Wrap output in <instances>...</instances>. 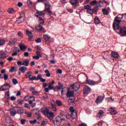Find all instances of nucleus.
Wrapping results in <instances>:
<instances>
[{
    "mask_svg": "<svg viewBox=\"0 0 126 126\" xmlns=\"http://www.w3.org/2000/svg\"><path fill=\"white\" fill-rule=\"evenodd\" d=\"M10 100L11 101H15V100H16V97L12 96L10 97Z\"/></svg>",
    "mask_w": 126,
    "mask_h": 126,
    "instance_id": "338daca9",
    "label": "nucleus"
},
{
    "mask_svg": "<svg viewBox=\"0 0 126 126\" xmlns=\"http://www.w3.org/2000/svg\"><path fill=\"white\" fill-rule=\"evenodd\" d=\"M50 112V110L48 108H46L43 111V114L45 116H47V115L49 114Z\"/></svg>",
    "mask_w": 126,
    "mask_h": 126,
    "instance_id": "4c0bfd02",
    "label": "nucleus"
},
{
    "mask_svg": "<svg viewBox=\"0 0 126 126\" xmlns=\"http://www.w3.org/2000/svg\"><path fill=\"white\" fill-rule=\"evenodd\" d=\"M17 102L19 105H22L24 103V101L20 98L17 99Z\"/></svg>",
    "mask_w": 126,
    "mask_h": 126,
    "instance_id": "a19ab883",
    "label": "nucleus"
},
{
    "mask_svg": "<svg viewBox=\"0 0 126 126\" xmlns=\"http://www.w3.org/2000/svg\"><path fill=\"white\" fill-rule=\"evenodd\" d=\"M75 101V99L69 98L68 100V102L69 103H70L71 104H73V103H74Z\"/></svg>",
    "mask_w": 126,
    "mask_h": 126,
    "instance_id": "3c124183",
    "label": "nucleus"
},
{
    "mask_svg": "<svg viewBox=\"0 0 126 126\" xmlns=\"http://www.w3.org/2000/svg\"><path fill=\"white\" fill-rule=\"evenodd\" d=\"M45 73H46V76L47 77H50L51 76V73H50V71H49V70L48 69L45 70Z\"/></svg>",
    "mask_w": 126,
    "mask_h": 126,
    "instance_id": "c03bdc74",
    "label": "nucleus"
},
{
    "mask_svg": "<svg viewBox=\"0 0 126 126\" xmlns=\"http://www.w3.org/2000/svg\"><path fill=\"white\" fill-rule=\"evenodd\" d=\"M123 18H124V15L119 14L115 17L113 22L120 24L122 22Z\"/></svg>",
    "mask_w": 126,
    "mask_h": 126,
    "instance_id": "7ed1b4c3",
    "label": "nucleus"
},
{
    "mask_svg": "<svg viewBox=\"0 0 126 126\" xmlns=\"http://www.w3.org/2000/svg\"><path fill=\"white\" fill-rule=\"evenodd\" d=\"M32 94H33V95H37V94H38V92L35 91V89H34V88H32Z\"/></svg>",
    "mask_w": 126,
    "mask_h": 126,
    "instance_id": "6e6d98bb",
    "label": "nucleus"
},
{
    "mask_svg": "<svg viewBox=\"0 0 126 126\" xmlns=\"http://www.w3.org/2000/svg\"><path fill=\"white\" fill-rule=\"evenodd\" d=\"M31 76H32V73L31 72V71H29L27 73V74L26 75V77L27 78H29V81H32V77H31Z\"/></svg>",
    "mask_w": 126,
    "mask_h": 126,
    "instance_id": "bb28decb",
    "label": "nucleus"
},
{
    "mask_svg": "<svg viewBox=\"0 0 126 126\" xmlns=\"http://www.w3.org/2000/svg\"><path fill=\"white\" fill-rule=\"evenodd\" d=\"M113 27L114 30H119L120 29V25L117 23L113 22Z\"/></svg>",
    "mask_w": 126,
    "mask_h": 126,
    "instance_id": "c85d7f7f",
    "label": "nucleus"
},
{
    "mask_svg": "<svg viewBox=\"0 0 126 126\" xmlns=\"http://www.w3.org/2000/svg\"><path fill=\"white\" fill-rule=\"evenodd\" d=\"M19 47L21 51H24V50H26V49H27V46L26 45H23V44L21 43L19 44Z\"/></svg>",
    "mask_w": 126,
    "mask_h": 126,
    "instance_id": "72a5a7b5",
    "label": "nucleus"
},
{
    "mask_svg": "<svg viewBox=\"0 0 126 126\" xmlns=\"http://www.w3.org/2000/svg\"><path fill=\"white\" fill-rule=\"evenodd\" d=\"M101 4H103V2L101 1L96 2V7H101L102 6Z\"/></svg>",
    "mask_w": 126,
    "mask_h": 126,
    "instance_id": "a18cd8bd",
    "label": "nucleus"
},
{
    "mask_svg": "<svg viewBox=\"0 0 126 126\" xmlns=\"http://www.w3.org/2000/svg\"><path fill=\"white\" fill-rule=\"evenodd\" d=\"M5 121L7 124H12V123H13L12 118H11V117H9V116L5 117Z\"/></svg>",
    "mask_w": 126,
    "mask_h": 126,
    "instance_id": "412c9836",
    "label": "nucleus"
},
{
    "mask_svg": "<svg viewBox=\"0 0 126 126\" xmlns=\"http://www.w3.org/2000/svg\"><path fill=\"white\" fill-rule=\"evenodd\" d=\"M84 8H85V9H86L87 10H90V11H91V9H92V7H91V6H90L89 5H87L84 6Z\"/></svg>",
    "mask_w": 126,
    "mask_h": 126,
    "instance_id": "79ce46f5",
    "label": "nucleus"
},
{
    "mask_svg": "<svg viewBox=\"0 0 126 126\" xmlns=\"http://www.w3.org/2000/svg\"><path fill=\"white\" fill-rule=\"evenodd\" d=\"M63 119L61 116H57L55 118V120H53L52 123L54 124V126H61Z\"/></svg>",
    "mask_w": 126,
    "mask_h": 126,
    "instance_id": "f03ea898",
    "label": "nucleus"
},
{
    "mask_svg": "<svg viewBox=\"0 0 126 126\" xmlns=\"http://www.w3.org/2000/svg\"><path fill=\"white\" fill-rule=\"evenodd\" d=\"M94 22L95 24H100V19L98 17H94Z\"/></svg>",
    "mask_w": 126,
    "mask_h": 126,
    "instance_id": "c9c22d12",
    "label": "nucleus"
},
{
    "mask_svg": "<svg viewBox=\"0 0 126 126\" xmlns=\"http://www.w3.org/2000/svg\"><path fill=\"white\" fill-rule=\"evenodd\" d=\"M96 3H97V0H94L92 1V2H91V5L93 6V5H94V4H96Z\"/></svg>",
    "mask_w": 126,
    "mask_h": 126,
    "instance_id": "bf43d9fd",
    "label": "nucleus"
},
{
    "mask_svg": "<svg viewBox=\"0 0 126 126\" xmlns=\"http://www.w3.org/2000/svg\"><path fill=\"white\" fill-rule=\"evenodd\" d=\"M45 11H38L34 15L36 17H45Z\"/></svg>",
    "mask_w": 126,
    "mask_h": 126,
    "instance_id": "6e6552de",
    "label": "nucleus"
},
{
    "mask_svg": "<svg viewBox=\"0 0 126 126\" xmlns=\"http://www.w3.org/2000/svg\"><path fill=\"white\" fill-rule=\"evenodd\" d=\"M4 43H5V40H4V39H0V46H3V45H4Z\"/></svg>",
    "mask_w": 126,
    "mask_h": 126,
    "instance_id": "8fccbe9b",
    "label": "nucleus"
},
{
    "mask_svg": "<svg viewBox=\"0 0 126 126\" xmlns=\"http://www.w3.org/2000/svg\"><path fill=\"white\" fill-rule=\"evenodd\" d=\"M36 56L38 57V58H42V57H43V55H42V54H40V53L39 52H36Z\"/></svg>",
    "mask_w": 126,
    "mask_h": 126,
    "instance_id": "13d9d810",
    "label": "nucleus"
},
{
    "mask_svg": "<svg viewBox=\"0 0 126 126\" xmlns=\"http://www.w3.org/2000/svg\"><path fill=\"white\" fill-rule=\"evenodd\" d=\"M104 115V111L103 110H100L99 112L97 114L96 117L99 118V119H102Z\"/></svg>",
    "mask_w": 126,
    "mask_h": 126,
    "instance_id": "393cba45",
    "label": "nucleus"
},
{
    "mask_svg": "<svg viewBox=\"0 0 126 126\" xmlns=\"http://www.w3.org/2000/svg\"><path fill=\"white\" fill-rule=\"evenodd\" d=\"M17 68L15 66H13L11 67V68L9 69V72H13V71H15L16 70Z\"/></svg>",
    "mask_w": 126,
    "mask_h": 126,
    "instance_id": "de8ad7c7",
    "label": "nucleus"
},
{
    "mask_svg": "<svg viewBox=\"0 0 126 126\" xmlns=\"http://www.w3.org/2000/svg\"><path fill=\"white\" fill-rule=\"evenodd\" d=\"M36 43H41L42 42V39L41 38H38L35 40Z\"/></svg>",
    "mask_w": 126,
    "mask_h": 126,
    "instance_id": "e2e57ef3",
    "label": "nucleus"
},
{
    "mask_svg": "<svg viewBox=\"0 0 126 126\" xmlns=\"http://www.w3.org/2000/svg\"><path fill=\"white\" fill-rule=\"evenodd\" d=\"M43 38L44 41H45L46 42H49L51 39V36L47 34H43Z\"/></svg>",
    "mask_w": 126,
    "mask_h": 126,
    "instance_id": "b1692460",
    "label": "nucleus"
},
{
    "mask_svg": "<svg viewBox=\"0 0 126 126\" xmlns=\"http://www.w3.org/2000/svg\"><path fill=\"white\" fill-rule=\"evenodd\" d=\"M108 111L110 113L111 115H117L118 114V112L116 111V109L115 108L113 107H110Z\"/></svg>",
    "mask_w": 126,
    "mask_h": 126,
    "instance_id": "a211bd4d",
    "label": "nucleus"
},
{
    "mask_svg": "<svg viewBox=\"0 0 126 126\" xmlns=\"http://www.w3.org/2000/svg\"><path fill=\"white\" fill-rule=\"evenodd\" d=\"M3 76L4 80H7V79H8V75H7V74H4Z\"/></svg>",
    "mask_w": 126,
    "mask_h": 126,
    "instance_id": "69168bd1",
    "label": "nucleus"
},
{
    "mask_svg": "<svg viewBox=\"0 0 126 126\" xmlns=\"http://www.w3.org/2000/svg\"><path fill=\"white\" fill-rule=\"evenodd\" d=\"M108 9H110V7H108L107 9L104 8L102 9V12L103 15H108V14L110 13V12H109V10H108Z\"/></svg>",
    "mask_w": 126,
    "mask_h": 126,
    "instance_id": "a878e982",
    "label": "nucleus"
},
{
    "mask_svg": "<svg viewBox=\"0 0 126 126\" xmlns=\"http://www.w3.org/2000/svg\"><path fill=\"white\" fill-rule=\"evenodd\" d=\"M17 109H18L16 111L17 114L21 115V116L22 114H24V109L21 108V107H17Z\"/></svg>",
    "mask_w": 126,
    "mask_h": 126,
    "instance_id": "6ab92c4d",
    "label": "nucleus"
},
{
    "mask_svg": "<svg viewBox=\"0 0 126 126\" xmlns=\"http://www.w3.org/2000/svg\"><path fill=\"white\" fill-rule=\"evenodd\" d=\"M45 9L44 11H48L51 9V4L50 3H45Z\"/></svg>",
    "mask_w": 126,
    "mask_h": 126,
    "instance_id": "cd10ccee",
    "label": "nucleus"
},
{
    "mask_svg": "<svg viewBox=\"0 0 126 126\" xmlns=\"http://www.w3.org/2000/svg\"><path fill=\"white\" fill-rule=\"evenodd\" d=\"M7 12H8L9 14H11L15 12H14V9H13V8H10L8 9Z\"/></svg>",
    "mask_w": 126,
    "mask_h": 126,
    "instance_id": "49530a36",
    "label": "nucleus"
},
{
    "mask_svg": "<svg viewBox=\"0 0 126 126\" xmlns=\"http://www.w3.org/2000/svg\"><path fill=\"white\" fill-rule=\"evenodd\" d=\"M70 116L72 119L73 120L77 119V113H76V111L71 113Z\"/></svg>",
    "mask_w": 126,
    "mask_h": 126,
    "instance_id": "2f4dec72",
    "label": "nucleus"
},
{
    "mask_svg": "<svg viewBox=\"0 0 126 126\" xmlns=\"http://www.w3.org/2000/svg\"><path fill=\"white\" fill-rule=\"evenodd\" d=\"M99 9L98 8H97V7H94L92 9H91V11H92L91 13H90V14L93 15L94 13L95 14H97L98 13V10Z\"/></svg>",
    "mask_w": 126,
    "mask_h": 126,
    "instance_id": "dca6fc26",
    "label": "nucleus"
},
{
    "mask_svg": "<svg viewBox=\"0 0 126 126\" xmlns=\"http://www.w3.org/2000/svg\"><path fill=\"white\" fill-rule=\"evenodd\" d=\"M48 88L49 90H53V89H54V85H53L51 83H49Z\"/></svg>",
    "mask_w": 126,
    "mask_h": 126,
    "instance_id": "864d4df0",
    "label": "nucleus"
},
{
    "mask_svg": "<svg viewBox=\"0 0 126 126\" xmlns=\"http://www.w3.org/2000/svg\"><path fill=\"white\" fill-rule=\"evenodd\" d=\"M47 117L50 120V122H53L54 120V118H55V115L54 112L50 111L48 113V114L47 115Z\"/></svg>",
    "mask_w": 126,
    "mask_h": 126,
    "instance_id": "9b49d317",
    "label": "nucleus"
},
{
    "mask_svg": "<svg viewBox=\"0 0 126 126\" xmlns=\"http://www.w3.org/2000/svg\"><path fill=\"white\" fill-rule=\"evenodd\" d=\"M66 96L67 98H70V97H73V96H74V92L68 90L66 94Z\"/></svg>",
    "mask_w": 126,
    "mask_h": 126,
    "instance_id": "aec40b11",
    "label": "nucleus"
},
{
    "mask_svg": "<svg viewBox=\"0 0 126 126\" xmlns=\"http://www.w3.org/2000/svg\"><path fill=\"white\" fill-rule=\"evenodd\" d=\"M56 104L58 107H62L63 106V102L60 100H56Z\"/></svg>",
    "mask_w": 126,
    "mask_h": 126,
    "instance_id": "ea45409f",
    "label": "nucleus"
},
{
    "mask_svg": "<svg viewBox=\"0 0 126 126\" xmlns=\"http://www.w3.org/2000/svg\"><path fill=\"white\" fill-rule=\"evenodd\" d=\"M70 87H72L73 90L76 92L79 90V88H80V84L78 83H76L73 85H71Z\"/></svg>",
    "mask_w": 126,
    "mask_h": 126,
    "instance_id": "423d86ee",
    "label": "nucleus"
},
{
    "mask_svg": "<svg viewBox=\"0 0 126 126\" xmlns=\"http://www.w3.org/2000/svg\"><path fill=\"white\" fill-rule=\"evenodd\" d=\"M26 34L29 36L28 39L29 41H31L32 40V36H31L32 35V32L28 30H26Z\"/></svg>",
    "mask_w": 126,
    "mask_h": 126,
    "instance_id": "2eb2a0df",
    "label": "nucleus"
},
{
    "mask_svg": "<svg viewBox=\"0 0 126 126\" xmlns=\"http://www.w3.org/2000/svg\"><path fill=\"white\" fill-rule=\"evenodd\" d=\"M69 110L71 113H74L75 112H76L73 106H70L69 108Z\"/></svg>",
    "mask_w": 126,
    "mask_h": 126,
    "instance_id": "5fc2aeb1",
    "label": "nucleus"
},
{
    "mask_svg": "<svg viewBox=\"0 0 126 126\" xmlns=\"http://www.w3.org/2000/svg\"><path fill=\"white\" fill-rule=\"evenodd\" d=\"M119 34L120 35L122 36V37L126 36V27L121 28L120 29Z\"/></svg>",
    "mask_w": 126,
    "mask_h": 126,
    "instance_id": "1a4fd4ad",
    "label": "nucleus"
},
{
    "mask_svg": "<svg viewBox=\"0 0 126 126\" xmlns=\"http://www.w3.org/2000/svg\"><path fill=\"white\" fill-rule=\"evenodd\" d=\"M32 115H35V116H37V120H40L41 119V115L39 114V112L38 109H34L32 110Z\"/></svg>",
    "mask_w": 126,
    "mask_h": 126,
    "instance_id": "9d476101",
    "label": "nucleus"
},
{
    "mask_svg": "<svg viewBox=\"0 0 126 126\" xmlns=\"http://www.w3.org/2000/svg\"><path fill=\"white\" fill-rule=\"evenodd\" d=\"M25 114L27 115V116H28V117L29 118H31V117L32 116V113H29L28 112H26Z\"/></svg>",
    "mask_w": 126,
    "mask_h": 126,
    "instance_id": "052dcab7",
    "label": "nucleus"
},
{
    "mask_svg": "<svg viewBox=\"0 0 126 126\" xmlns=\"http://www.w3.org/2000/svg\"><path fill=\"white\" fill-rule=\"evenodd\" d=\"M83 93L84 95H88L91 93V88L87 85H85L83 89Z\"/></svg>",
    "mask_w": 126,
    "mask_h": 126,
    "instance_id": "39448f33",
    "label": "nucleus"
},
{
    "mask_svg": "<svg viewBox=\"0 0 126 126\" xmlns=\"http://www.w3.org/2000/svg\"><path fill=\"white\" fill-rule=\"evenodd\" d=\"M112 57L115 59H117V58H119V54L115 51H113L112 52Z\"/></svg>",
    "mask_w": 126,
    "mask_h": 126,
    "instance_id": "473e14b6",
    "label": "nucleus"
},
{
    "mask_svg": "<svg viewBox=\"0 0 126 126\" xmlns=\"http://www.w3.org/2000/svg\"><path fill=\"white\" fill-rule=\"evenodd\" d=\"M103 100H104V97L102 95H98L97 96L95 102L96 104H100L103 102Z\"/></svg>",
    "mask_w": 126,
    "mask_h": 126,
    "instance_id": "f8f14e48",
    "label": "nucleus"
},
{
    "mask_svg": "<svg viewBox=\"0 0 126 126\" xmlns=\"http://www.w3.org/2000/svg\"><path fill=\"white\" fill-rule=\"evenodd\" d=\"M19 70H20L22 73H24V72L27 70V68L25 66H22L19 68Z\"/></svg>",
    "mask_w": 126,
    "mask_h": 126,
    "instance_id": "e433bc0d",
    "label": "nucleus"
},
{
    "mask_svg": "<svg viewBox=\"0 0 126 126\" xmlns=\"http://www.w3.org/2000/svg\"><path fill=\"white\" fill-rule=\"evenodd\" d=\"M81 74H84L85 76H86V77H87V79H86V84H88L91 86H93L96 84V83H95V81L88 79V77L87 76V75H86L85 73H82Z\"/></svg>",
    "mask_w": 126,
    "mask_h": 126,
    "instance_id": "20e7f679",
    "label": "nucleus"
},
{
    "mask_svg": "<svg viewBox=\"0 0 126 126\" xmlns=\"http://www.w3.org/2000/svg\"><path fill=\"white\" fill-rule=\"evenodd\" d=\"M51 104L52 111L56 112V111H57V105L56 104V103L55 101H51Z\"/></svg>",
    "mask_w": 126,
    "mask_h": 126,
    "instance_id": "4be33fe9",
    "label": "nucleus"
},
{
    "mask_svg": "<svg viewBox=\"0 0 126 126\" xmlns=\"http://www.w3.org/2000/svg\"><path fill=\"white\" fill-rule=\"evenodd\" d=\"M39 25L36 26L35 28L36 30L38 32H42L43 33H46L47 32V31L45 29V28L43 27L42 25H44V24L45 23V20L43 19V17H39Z\"/></svg>",
    "mask_w": 126,
    "mask_h": 126,
    "instance_id": "f257e3e1",
    "label": "nucleus"
},
{
    "mask_svg": "<svg viewBox=\"0 0 126 126\" xmlns=\"http://www.w3.org/2000/svg\"><path fill=\"white\" fill-rule=\"evenodd\" d=\"M32 98V96L27 95L24 97V100L26 102H29L30 105H32V100L30 99Z\"/></svg>",
    "mask_w": 126,
    "mask_h": 126,
    "instance_id": "4468645a",
    "label": "nucleus"
},
{
    "mask_svg": "<svg viewBox=\"0 0 126 126\" xmlns=\"http://www.w3.org/2000/svg\"><path fill=\"white\" fill-rule=\"evenodd\" d=\"M29 63V60H26L25 62L22 63L23 65L27 66V65H28Z\"/></svg>",
    "mask_w": 126,
    "mask_h": 126,
    "instance_id": "09e8293b",
    "label": "nucleus"
},
{
    "mask_svg": "<svg viewBox=\"0 0 126 126\" xmlns=\"http://www.w3.org/2000/svg\"><path fill=\"white\" fill-rule=\"evenodd\" d=\"M1 91L7 90V89H9V88H10V85H9V84H4L1 86Z\"/></svg>",
    "mask_w": 126,
    "mask_h": 126,
    "instance_id": "ddd939ff",
    "label": "nucleus"
},
{
    "mask_svg": "<svg viewBox=\"0 0 126 126\" xmlns=\"http://www.w3.org/2000/svg\"><path fill=\"white\" fill-rule=\"evenodd\" d=\"M10 115L12 117H14V116H15V115H16V111L14 110L13 109H11L10 110Z\"/></svg>",
    "mask_w": 126,
    "mask_h": 126,
    "instance_id": "f704fd0d",
    "label": "nucleus"
},
{
    "mask_svg": "<svg viewBox=\"0 0 126 126\" xmlns=\"http://www.w3.org/2000/svg\"><path fill=\"white\" fill-rule=\"evenodd\" d=\"M5 97L6 98V99H9V98H10V94H9V91H8L6 93H5Z\"/></svg>",
    "mask_w": 126,
    "mask_h": 126,
    "instance_id": "37998d69",
    "label": "nucleus"
},
{
    "mask_svg": "<svg viewBox=\"0 0 126 126\" xmlns=\"http://www.w3.org/2000/svg\"><path fill=\"white\" fill-rule=\"evenodd\" d=\"M42 78V75L41 74H39L37 76V80H40Z\"/></svg>",
    "mask_w": 126,
    "mask_h": 126,
    "instance_id": "680f3d73",
    "label": "nucleus"
},
{
    "mask_svg": "<svg viewBox=\"0 0 126 126\" xmlns=\"http://www.w3.org/2000/svg\"><path fill=\"white\" fill-rule=\"evenodd\" d=\"M27 4L28 8H29L30 10H32V1L30 0H28L27 2Z\"/></svg>",
    "mask_w": 126,
    "mask_h": 126,
    "instance_id": "7c9ffc66",
    "label": "nucleus"
},
{
    "mask_svg": "<svg viewBox=\"0 0 126 126\" xmlns=\"http://www.w3.org/2000/svg\"><path fill=\"white\" fill-rule=\"evenodd\" d=\"M69 2L71 5H75V6H78L79 4V2H78V0H69Z\"/></svg>",
    "mask_w": 126,
    "mask_h": 126,
    "instance_id": "f3484780",
    "label": "nucleus"
},
{
    "mask_svg": "<svg viewBox=\"0 0 126 126\" xmlns=\"http://www.w3.org/2000/svg\"><path fill=\"white\" fill-rule=\"evenodd\" d=\"M17 35L19 37H21L22 38L23 37V33L21 31L18 32Z\"/></svg>",
    "mask_w": 126,
    "mask_h": 126,
    "instance_id": "4d7b16f0",
    "label": "nucleus"
},
{
    "mask_svg": "<svg viewBox=\"0 0 126 126\" xmlns=\"http://www.w3.org/2000/svg\"><path fill=\"white\" fill-rule=\"evenodd\" d=\"M8 56L6 53H5L4 52H2L0 53V59H3V60H4V59H6V58H7Z\"/></svg>",
    "mask_w": 126,
    "mask_h": 126,
    "instance_id": "5701e85b",
    "label": "nucleus"
},
{
    "mask_svg": "<svg viewBox=\"0 0 126 126\" xmlns=\"http://www.w3.org/2000/svg\"><path fill=\"white\" fill-rule=\"evenodd\" d=\"M25 122H26V119H22L21 120V125H25Z\"/></svg>",
    "mask_w": 126,
    "mask_h": 126,
    "instance_id": "0e129e2a",
    "label": "nucleus"
},
{
    "mask_svg": "<svg viewBox=\"0 0 126 126\" xmlns=\"http://www.w3.org/2000/svg\"><path fill=\"white\" fill-rule=\"evenodd\" d=\"M15 43V40L13 38H11L9 41L8 44L9 46H12Z\"/></svg>",
    "mask_w": 126,
    "mask_h": 126,
    "instance_id": "58836bf2",
    "label": "nucleus"
},
{
    "mask_svg": "<svg viewBox=\"0 0 126 126\" xmlns=\"http://www.w3.org/2000/svg\"><path fill=\"white\" fill-rule=\"evenodd\" d=\"M25 16V13L24 11L21 12L20 17L18 18V20H17L16 21V23H18V24H20V23H22L23 22V21L21 20V19L23 18Z\"/></svg>",
    "mask_w": 126,
    "mask_h": 126,
    "instance_id": "0eeeda50",
    "label": "nucleus"
},
{
    "mask_svg": "<svg viewBox=\"0 0 126 126\" xmlns=\"http://www.w3.org/2000/svg\"><path fill=\"white\" fill-rule=\"evenodd\" d=\"M48 124V122L43 121V122H42L41 126H44L45 125H47Z\"/></svg>",
    "mask_w": 126,
    "mask_h": 126,
    "instance_id": "774afa93",
    "label": "nucleus"
},
{
    "mask_svg": "<svg viewBox=\"0 0 126 126\" xmlns=\"http://www.w3.org/2000/svg\"><path fill=\"white\" fill-rule=\"evenodd\" d=\"M57 88L58 91L61 90V89H64V88H63V84L60 82H58V86H57Z\"/></svg>",
    "mask_w": 126,
    "mask_h": 126,
    "instance_id": "c756f323",
    "label": "nucleus"
},
{
    "mask_svg": "<svg viewBox=\"0 0 126 126\" xmlns=\"http://www.w3.org/2000/svg\"><path fill=\"white\" fill-rule=\"evenodd\" d=\"M12 82L13 83V84H14V85H15V84H17V83H18V81H17V80L15 78H13L12 80Z\"/></svg>",
    "mask_w": 126,
    "mask_h": 126,
    "instance_id": "603ef678",
    "label": "nucleus"
}]
</instances>
